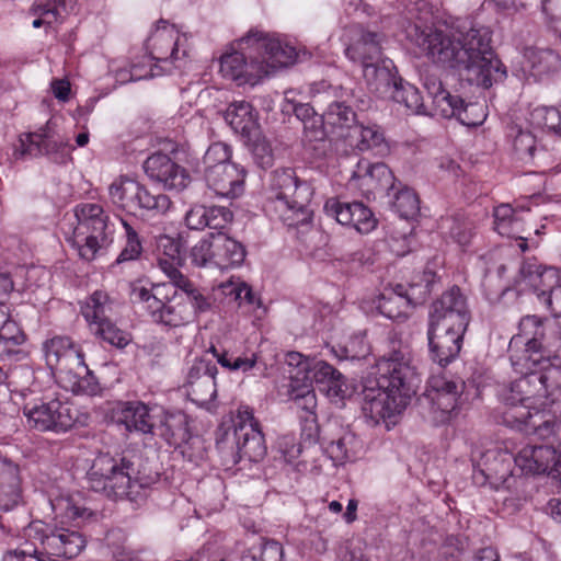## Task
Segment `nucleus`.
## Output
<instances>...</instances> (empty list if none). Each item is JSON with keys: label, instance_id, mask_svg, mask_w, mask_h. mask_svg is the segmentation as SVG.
I'll use <instances>...</instances> for the list:
<instances>
[{"label": "nucleus", "instance_id": "obj_13", "mask_svg": "<svg viewBox=\"0 0 561 561\" xmlns=\"http://www.w3.org/2000/svg\"><path fill=\"white\" fill-rule=\"evenodd\" d=\"M233 434L237 448V461L257 462L266 455L264 437L254 421L252 410L239 407L233 417Z\"/></svg>", "mask_w": 561, "mask_h": 561}, {"label": "nucleus", "instance_id": "obj_56", "mask_svg": "<svg viewBox=\"0 0 561 561\" xmlns=\"http://www.w3.org/2000/svg\"><path fill=\"white\" fill-rule=\"evenodd\" d=\"M221 289L225 296L230 297L240 306L244 304L253 305L256 301L250 286L240 279H230L224 283Z\"/></svg>", "mask_w": 561, "mask_h": 561}, {"label": "nucleus", "instance_id": "obj_29", "mask_svg": "<svg viewBox=\"0 0 561 561\" xmlns=\"http://www.w3.org/2000/svg\"><path fill=\"white\" fill-rule=\"evenodd\" d=\"M232 219V214L225 207L193 206L185 215V224L192 230L206 227L221 229Z\"/></svg>", "mask_w": 561, "mask_h": 561}, {"label": "nucleus", "instance_id": "obj_14", "mask_svg": "<svg viewBox=\"0 0 561 561\" xmlns=\"http://www.w3.org/2000/svg\"><path fill=\"white\" fill-rule=\"evenodd\" d=\"M217 367L206 359H196L188 369L183 391L196 405L209 408L216 398Z\"/></svg>", "mask_w": 561, "mask_h": 561}, {"label": "nucleus", "instance_id": "obj_1", "mask_svg": "<svg viewBox=\"0 0 561 561\" xmlns=\"http://www.w3.org/2000/svg\"><path fill=\"white\" fill-rule=\"evenodd\" d=\"M518 330L510 342V358L515 371L523 377L500 391V399L508 407L504 420L510 426L549 444L527 445L514 457L508 453L499 454L502 468L490 470L505 479L514 460L525 473H547L557 478L561 476V422L542 410L561 401V360L545 358L541 354L545 328L539 318H523Z\"/></svg>", "mask_w": 561, "mask_h": 561}, {"label": "nucleus", "instance_id": "obj_50", "mask_svg": "<svg viewBox=\"0 0 561 561\" xmlns=\"http://www.w3.org/2000/svg\"><path fill=\"white\" fill-rule=\"evenodd\" d=\"M167 288L165 284H159L153 286L154 294L151 293V288L144 285L141 282H135L130 286V297L135 302L144 304V308L152 316L157 308L161 307V295L160 290Z\"/></svg>", "mask_w": 561, "mask_h": 561}, {"label": "nucleus", "instance_id": "obj_53", "mask_svg": "<svg viewBox=\"0 0 561 561\" xmlns=\"http://www.w3.org/2000/svg\"><path fill=\"white\" fill-rule=\"evenodd\" d=\"M393 208L402 218H414L420 211L419 197L413 190L404 187L396 194Z\"/></svg>", "mask_w": 561, "mask_h": 561}, {"label": "nucleus", "instance_id": "obj_24", "mask_svg": "<svg viewBox=\"0 0 561 561\" xmlns=\"http://www.w3.org/2000/svg\"><path fill=\"white\" fill-rule=\"evenodd\" d=\"M245 248L238 240L224 232L214 233V268L228 271L242 265Z\"/></svg>", "mask_w": 561, "mask_h": 561}, {"label": "nucleus", "instance_id": "obj_43", "mask_svg": "<svg viewBox=\"0 0 561 561\" xmlns=\"http://www.w3.org/2000/svg\"><path fill=\"white\" fill-rule=\"evenodd\" d=\"M174 287L180 289L185 297H182L187 306L194 312V317L197 313L206 312L211 307V300L201 289L196 288L194 284L187 279L184 275L171 282Z\"/></svg>", "mask_w": 561, "mask_h": 561}, {"label": "nucleus", "instance_id": "obj_58", "mask_svg": "<svg viewBox=\"0 0 561 561\" xmlns=\"http://www.w3.org/2000/svg\"><path fill=\"white\" fill-rule=\"evenodd\" d=\"M514 149L520 159L531 158L536 150V138L527 130H520L514 138Z\"/></svg>", "mask_w": 561, "mask_h": 561}, {"label": "nucleus", "instance_id": "obj_25", "mask_svg": "<svg viewBox=\"0 0 561 561\" xmlns=\"http://www.w3.org/2000/svg\"><path fill=\"white\" fill-rule=\"evenodd\" d=\"M181 249L180 238L162 234L157 239V264L170 282L183 276L179 270L184 263Z\"/></svg>", "mask_w": 561, "mask_h": 561}, {"label": "nucleus", "instance_id": "obj_21", "mask_svg": "<svg viewBox=\"0 0 561 561\" xmlns=\"http://www.w3.org/2000/svg\"><path fill=\"white\" fill-rule=\"evenodd\" d=\"M537 297L551 310L554 317H561V273L552 266L537 267L525 277Z\"/></svg>", "mask_w": 561, "mask_h": 561}, {"label": "nucleus", "instance_id": "obj_54", "mask_svg": "<svg viewBox=\"0 0 561 561\" xmlns=\"http://www.w3.org/2000/svg\"><path fill=\"white\" fill-rule=\"evenodd\" d=\"M488 117L486 106L481 102H462L455 118L465 126L476 127L481 125Z\"/></svg>", "mask_w": 561, "mask_h": 561}, {"label": "nucleus", "instance_id": "obj_23", "mask_svg": "<svg viewBox=\"0 0 561 561\" xmlns=\"http://www.w3.org/2000/svg\"><path fill=\"white\" fill-rule=\"evenodd\" d=\"M111 419L127 431L150 433L154 423L149 408L139 401L115 402L111 405Z\"/></svg>", "mask_w": 561, "mask_h": 561}, {"label": "nucleus", "instance_id": "obj_45", "mask_svg": "<svg viewBox=\"0 0 561 561\" xmlns=\"http://www.w3.org/2000/svg\"><path fill=\"white\" fill-rule=\"evenodd\" d=\"M331 352L339 359H360L369 354V345L366 342L365 333H357L351 336L345 343L334 342L332 337Z\"/></svg>", "mask_w": 561, "mask_h": 561}, {"label": "nucleus", "instance_id": "obj_37", "mask_svg": "<svg viewBox=\"0 0 561 561\" xmlns=\"http://www.w3.org/2000/svg\"><path fill=\"white\" fill-rule=\"evenodd\" d=\"M24 334L10 317L9 307L0 304V359L11 354L12 347L24 342Z\"/></svg>", "mask_w": 561, "mask_h": 561}, {"label": "nucleus", "instance_id": "obj_5", "mask_svg": "<svg viewBox=\"0 0 561 561\" xmlns=\"http://www.w3.org/2000/svg\"><path fill=\"white\" fill-rule=\"evenodd\" d=\"M46 364L55 371L61 388L75 394L93 396L94 376L84 363L82 351L67 336H55L44 344Z\"/></svg>", "mask_w": 561, "mask_h": 561}, {"label": "nucleus", "instance_id": "obj_6", "mask_svg": "<svg viewBox=\"0 0 561 561\" xmlns=\"http://www.w3.org/2000/svg\"><path fill=\"white\" fill-rule=\"evenodd\" d=\"M312 195V187L299 181L291 169L276 170L271 175L266 207L286 225L294 226L300 221L299 216L305 217Z\"/></svg>", "mask_w": 561, "mask_h": 561}, {"label": "nucleus", "instance_id": "obj_31", "mask_svg": "<svg viewBox=\"0 0 561 561\" xmlns=\"http://www.w3.org/2000/svg\"><path fill=\"white\" fill-rule=\"evenodd\" d=\"M151 318L157 323L180 327L191 322L194 319V312L182 296L174 293L172 299H169L168 302L161 300V307L153 311Z\"/></svg>", "mask_w": 561, "mask_h": 561}, {"label": "nucleus", "instance_id": "obj_51", "mask_svg": "<svg viewBox=\"0 0 561 561\" xmlns=\"http://www.w3.org/2000/svg\"><path fill=\"white\" fill-rule=\"evenodd\" d=\"M214 232L203 237L188 252L192 265L196 267L214 268Z\"/></svg>", "mask_w": 561, "mask_h": 561}, {"label": "nucleus", "instance_id": "obj_64", "mask_svg": "<svg viewBox=\"0 0 561 561\" xmlns=\"http://www.w3.org/2000/svg\"><path fill=\"white\" fill-rule=\"evenodd\" d=\"M131 341L128 332H125L115 327L107 325V343L116 346L117 348H124Z\"/></svg>", "mask_w": 561, "mask_h": 561}, {"label": "nucleus", "instance_id": "obj_20", "mask_svg": "<svg viewBox=\"0 0 561 561\" xmlns=\"http://www.w3.org/2000/svg\"><path fill=\"white\" fill-rule=\"evenodd\" d=\"M248 49V55L237 50L226 51L220 58V72L239 85L254 87L263 82L261 75L264 71L259 68L255 53L252 51V48Z\"/></svg>", "mask_w": 561, "mask_h": 561}, {"label": "nucleus", "instance_id": "obj_47", "mask_svg": "<svg viewBox=\"0 0 561 561\" xmlns=\"http://www.w3.org/2000/svg\"><path fill=\"white\" fill-rule=\"evenodd\" d=\"M324 119L334 128L341 129V135L347 133L355 124L354 111L343 102H334L324 113Z\"/></svg>", "mask_w": 561, "mask_h": 561}, {"label": "nucleus", "instance_id": "obj_9", "mask_svg": "<svg viewBox=\"0 0 561 561\" xmlns=\"http://www.w3.org/2000/svg\"><path fill=\"white\" fill-rule=\"evenodd\" d=\"M23 415L26 426L38 432H67L78 420V411L73 404L58 398L26 402Z\"/></svg>", "mask_w": 561, "mask_h": 561}, {"label": "nucleus", "instance_id": "obj_41", "mask_svg": "<svg viewBox=\"0 0 561 561\" xmlns=\"http://www.w3.org/2000/svg\"><path fill=\"white\" fill-rule=\"evenodd\" d=\"M351 147L360 151L378 147L383 141V135L377 126L355 124L347 133L342 134Z\"/></svg>", "mask_w": 561, "mask_h": 561}, {"label": "nucleus", "instance_id": "obj_61", "mask_svg": "<svg viewBox=\"0 0 561 561\" xmlns=\"http://www.w3.org/2000/svg\"><path fill=\"white\" fill-rule=\"evenodd\" d=\"M284 551L282 545L271 540L262 545L259 561H282Z\"/></svg>", "mask_w": 561, "mask_h": 561}, {"label": "nucleus", "instance_id": "obj_63", "mask_svg": "<svg viewBox=\"0 0 561 561\" xmlns=\"http://www.w3.org/2000/svg\"><path fill=\"white\" fill-rule=\"evenodd\" d=\"M294 90L285 91V101L288 104H291V108L295 112L296 116L300 118L304 123L312 116H316L313 110L307 104H296L294 101Z\"/></svg>", "mask_w": 561, "mask_h": 561}, {"label": "nucleus", "instance_id": "obj_3", "mask_svg": "<svg viewBox=\"0 0 561 561\" xmlns=\"http://www.w3.org/2000/svg\"><path fill=\"white\" fill-rule=\"evenodd\" d=\"M376 387L364 389L363 412L376 423L396 422L414 393L415 378L413 357L408 347L392 350L377 362Z\"/></svg>", "mask_w": 561, "mask_h": 561}, {"label": "nucleus", "instance_id": "obj_44", "mask_svg": "<svg viewBox=\"0 0 561 561\" xmlns=\"http://www.w3.org/2000/svg\"><path fill=\"white\" fill-rule=\"evenodd\" d=\"M440 229L461 249L469 247L474 237L472 222L463 218H446L442 221Z\"/></svg>", "mask_w": 561, "mask_h": 561}, {"label": "nucleus", "instance_id": "obj_49", "mask_svg": "<svg viewBox=\"0 0 561 561\" xmlns=\"http://www.w3.org/2000/svg\"><path fill=\"white\" fill-rule=\"evenodd\" d=\"M130 470L131 463L125 459L111 468V473L107 474V486L111 488L115 496L121 497L128 493L131 484Z\"/></svg>", "mask_w": 561, "mask_h": 561}, {"label": "nucleus", "instance_id": "obj_2", "mask_svg": "<svg viewBox=\"0 0 561 561\" xmlns=\"http://www.w3.org/2000/svg\"><path fill=\"white\" fill-rule=\"evenodd\" d=\"M433 62L455 68L462 81L488 89L503 81L506 68L495 55L490 37H416Z\"/></svg>", "mask_w": 561, "mask_h": 561}, {"label": "nucleus", "instance_id": "obj_52", "mask_svg": "<svg viewBox=\"0 0 561 561\" xmlns=\"http://www.w3.org/2000/svg\"><path fill=\"white\" fill-rule=\"evenodd\" d=\"M209 352L216 357L218 364L221 367L227 368L231 371H242L248 373L252 368L255 367L257 363V356L255 353H251L250 355L233 357L227 352H218L215 346L209 348Z\"/></svg>", "mask_w": 561, "mask_h": 561}, {"label": "nucleus", "instance_id": "obj_60", "mask_svg": "<svg viewBox=\"0 0 561 561\" xmlns=\"http://www.w3.org/2000/svg\"><path fill=\"white\" fill-rule=\"evenodd\" d=\"M77 238L78 234L75 232V237L69 239L72 247L77 248L80 257L87 261H92L95 257L98 251L101 249L99 240L93 236H89L84 239V243L80 244Z\"/></svg>", "mask_w": 561, "mask_h": 561}, {"label": "nucleus", "instance_id": "obj_59", "mask_svg": "<svg viewBox=\"0 0 561 561\" xmlns=\"http://www.w3.org/2000/svg\"><path fill=\"white\" fill-rule=\"evenodd\" d=\"M322 392L333 402H341L351 394L350 387L341 373L337 374V377L333 378L332 383L330 382L324 387Z\"/></svg>", "mask_w": 561, "mask_h": 561}, {"label": "nucleus", "instance_id": "obj_55", "mask_svg": "<svg viewBox=\"0 0 561 561\" xmlns=\"http://www.w3.org/2000/svg\"><path fill=\"white\" fill-rule=\"evenodd\" d=\"M102 214V206L90 203L78 205L75 210L76 218L80 226H85L91 221L93 229L100 230L101 233L105 230V220L101 217Z\"/></svg>", "mask_w": 561, "mask_h": 561}, {"label": "nucleus", "instance_id": "obj_62", "mask_svg": "<svg viewBox=\"0 0 561 561\" xmlns=\"http://www.w3.org/2000/svg\"><path fill=\"white\" fill-rule=\"evenodd\" d=\"M305 136L309 141L323 139L322 118L312 116L304 123Z\"/></svg>", "mask_w": 561, "mask_h": 561}, {"label": "nucleus", "instance_id": "obj_46", "mask_svg": "<svg viewBox=\"0 0 561 561\" xmlns=\"http://www.w3.org/2000/svg\"><path fill=\"white\" fill-rule=\"evenodd\" d=\"M530 124L547 133L560 135L561 108L552 106H537L530 113Z\"/></svg>", "mask_w": 561, "mask_h": 561}, {"label": "nucleus", "instance_id": "obj_36", "mask_svg": "<svg viewBox=\"0 0 561 561\" xmlns=\"http://www.w3.org/2000/svg\"><path fill=\"white\" fill-rule=\"evenodd\" d=\"M83 316L91 333L104 339L105 293L95 290L81 306Z\"/></svg>", "mask_w": 561, "mask_h": 561}, {"label": "nucleus", "instance_id": "obj_15", "mask_svg": "<svg viewBox=\"0 0 561 561\" xmlns=\"http://www.w3.org/2000/svg\"><path fill=\"white\" fill-rule=\"evenodd\" d=\"M285 363L288 366L289 379L317 383L321 391L340 373L333 366L322 359L309 358L298 352H288L285 355Z\"/></svg>", "mask_w": 561, "mask_h": 561}, {"label": "nucleus", "instance_id": "obj_40", "mask_svg": "<svg viewBox=\"0 0 561 561\" xmlns=\"http://www.w3.org/2000/svg\"><path fill=\"white\" fill-rule=\"evenodd\" d=\"M494 228L499 234L507 238H522V217L510 204H501L494 209Z\"/></svg>", "mask_w": 561, "mask_h": 561}, {"label": "nucleus", "instance_id": "obj_12", "mask_svg": "<svg viewBox=\"0 0 561 561\" xmlns=\"http://www.w3.org/2000/svg\"><path fill=\"white\" fill-rule=\"evenodd\" d=\"M22 154L31 157L46 156L51 161L64 164L71 159L70 153L73 147L68 139L58 135L50 125V122L36 131L20 136Z\"/></svg>", "mask_w": 561, "mask_h": 561}, {"label": "nucleus", "instance_id": "obj_27", "mask_svg": "<svg viewBox=\"0 0 561 561\" xmlns=\"http://www.w3.org/2000/svg\"><path fill=\"white\" fill-rule=\"evenodd\" d=\"M77 0H36L33 10L37 15L32 25L37 28L45 26V32H57L56 24L60 23L70 10L73 9Z\"/></svg>", "mask_w": 561, "mask_h": 561}, {"label": "nucleus", "instance_id": "obj_57", "mask_svg": "<svg viewBox=\"0 0 561 561\" xmlns=\"http://www.w3.org/2000/svg\"><path fill=\"white\" fill-rule=\"evenodd\" d=\"M252 152L257 163L265 168L272 164L273 153L270 142L265 139V137L261 136L259 130L255 133V136H252Z\"/></svg>", "mask_w": 561, "mask_h": 561}, {"label": "nucleus", "instance_id": "obj_11", "mask_svg": "<svg viewBox=\"0 0 561 561\" xmlns=\"http://www.w3.org/2000/svg\"><path fill=\"white\" fill-rule=\"evenodd\" d=\"M239 47L252 48L255 53L259 68L264 71L261 75L263 81L294 66L299 56L297 48L284 37H242Z\"/></svg>", "mask_w": 561, "mask_h": 561}, {"label": "nucleus", "instance_id": "obj_38", "mask_svg": "<svg viewBox=\"0 0 561 561\" xmlns=\"http://www.w3.org/2000/svg\"><path fill=\"white\" fill-rule=\"evenodd\" d=\"M289 399L296 409L302 411L306 420L316 422L317 396L310 382L289 379Z\"/></svg>", "mask_w": 561, "mask_h": 561}, {"label": "nucleus", "instance_id": "obj_39", "mask_svg": "<svg viewBox=\"0 0 561 561\" xmlns=\"http://www.w3.org/2000/svg\"><path fill=\"white\" fill-rule=\"evenodd\" d=\"M230 159V146L220 141L211 144L204 156L205 179H209L215 185H219L216 178V171L221 170L227 165H232L233 163Z\"/></svg>", "mask_w": 561, "mask_h": 561}, {"label": "nucleus", "instance_id": "obj_30", "mask_svg": "<svg viewBox=\"0 0 561 561\" xmlns=\"http://www.w3.org/2000/svg\"><path fill=\"white\" fill-rule=\"evenodd\" d=\"M425 88L432 98V115L442 118H455L463 100L447 91L440 81L428 78Z\"/></svg>", "mask_w": 561, "mask_h": 561}, {"label": "nucleus", "instance_id": "obj_35", "mask_svg": "<svg viewBox=\"0 0 561 561\" xmlns=\"http://www.w3.org/2000/svg\"><path fill=\"white\" fill-rule=\"evenodd\" d=\"M22 501L21 480L18 466H5L0 478V511L8 512Z\"/></svg>", "mask_w": 561, "mask_h": 561}, {"label": "nucleus", "instance_id": "obj_33", "mask_svg": "<svg viewBox=\"0 0 561 561\" xmlns=\"http://www.w3.org/2000/svg\"><path fill=\"white\" fill-rule=\"evenodd\" d=\"M360 449V442L348 430H341L337 437L332 438L325 446V453L336 466L355 460Z\"/></svg>", "mask_w": 561, "mask_h": 561}, {"label": "nucleus", "instance_id": "obj_16", "mask_svg": "<svg viewBox=\"0 0 561 561\" xmlns=\"http://www.w3.org/2000/svg\"><path fill=\"white\" fill-rule=\"evenodd\" d=\"M347 186L369 199L378 192L392 187L393 175L385 163H370L362 159L357 162Z\"/></svg>", "mask_w": 561, "mask_h": 561}, {"label": "nucleus", "instance_id": "obj_34", "mask_svg": "<svg viewBox=\"0 0 561 561\" xmlns=\"http://www.w3.org/2000/svg\"><path fill=\"white\" fill-rule=\"evenodd\" d=\"M385 85L392 89V99L403 104L409 111L415 114L423 113V102L420 91L412 84L404 82L402 79H396L391 73L389 81L379 79L375 83L376 90Z\"/></svg>", "mask_w": 561, "mask_h": 561}, {"label": "nucleus", "instance_id": "obj_18", "mask_svg": "<svg viewBox=\"0 0 561 561\" xmlns=\"http://www.w3.org/2000/svg\"><path fill=\"white\" fill-rule=\"evenodd\" d=\"M323 210L328 217L342 226L354 228L359 233H369L377 226L373 211L359 202L345 203L336 197H330L325 201Z\"/></svg>", "mask_w": 561, "mask_h": 561}, {"label": "nucleus", "instance_id": "obj_48", "mask_svg": "<svg viewBox=\"0 0 561 561\" xmlns=\"http://www.w3.org/2000/svg\"><path fill=\"white\" fill-rule=\"evenodd\" d=\"M119 224L124 230L125 245L116 259L117 264L135 261L142 253L141 240L135 228L123 218L119 219Z\"/></svg>", "mask_w": 561, "mask_h": 561}, {"label": "nucleus", "instance_id": "obj_22", "mask_svg": "<svg viewBox=\"0 0 561 561\" xmlns=\"http://www.w3.org/2000/svg\"><path fill=\"white\" fill-rule=\"evenodd\" d=\"M411 301L410 294L403 291L401 285L396 288L386 287L377 296L363 301V309L366 312L378 313L391 320H399L405 317V309Z\"/></svg>", "mask_w": 561, "mask_h": 561}, {"label": "nucleus", "instance_id": "obj_4", "mask_svg": "<svg viewBox=\"0 0 561 561\" xmlns=\"http://www.w3.org/2000/svg\"><path fill=\"white\" fill-rule=\"evenodd\" d=\"M469 321L467 300L459 288H451L433 302L427 337L432 358L440 366L447 365L460 352Z\"/></svg>", "mask_w": 561, "mask_h": 561}, {"label": "nucleus", "instance_id": "obj_17", "mask_svg": "<svg viewBox=\"0 0 561 561\" xmlns=\"http://www.w3.org/2000/svg\"><path fill=\"white\" fill-rule=\"evenodd\" d=\"M346 56L354 62H359L363 67L364 77L369 84H375L379 79L387 82L390 77V61L382 60L383 66L379 67L381 51L375 37H356L345 49Z\"/></svg>", "mask_w": 561, "mask_h": 561}, {"label": "nucleus", "instance_id": "obj_28", "mask_svg": "<svg viewBox=\"0 0 561 561\" xmlns=\"http://www.w3.org/2000/svg\"><path fill=\"white\" fill-rule=\"evenodd\" d=\"M224 118L236 134L251 139L259 130L257 113L245 101H234L225 111Z\"/></svg>", "mask_w": 561, "mask_h": 561}, {"label": "nucleus", "instance_id": "obj_7", "mask_svg": "<svg viewBox=\"0 0 561 561\" xmlns=\"http://www.w3.org/2000/svg\"><path fill=\"white\" fill-rule=\"evenodd\" d=\"M150 54H145L135 61L130 70L112 69L119 83L138 81L163 76L171 71V66L190 57L191 45L187 37H156Z\"/></svg>", "mask_w": 561, "mask_h": 561}, {"label": "nucleus", "instance_id": "obj_8", "mask_svg": "<svg viewBox=\"0 0 561 561\" xmlns=\"http://www.w3.org/2000/svg\"><path fill=\"white\" fill-rule=\"evenodd\" d=\"M463 389L465 382L458 378L433 375L420 399L423 417L434 425L449 422L457 414Z\"/></svg>", "mask_w": 561, "mask_h": 561}, {"label": "nucleus", "instance_id": "obj_26", "mask_svg": "<svg viewBox=\"0 0 561 561\" xmlns=\"http://www.w3.org/2000/svg\"><path fill=\"white\" fill-rule=\"evenodd\" d=\"M49 502L54 518L60 525L72 523L79 525L93 516V512L81 503L79 496L61 493Z\"/></svg>", "mask_w": 561, "mask_h": 561}, {"label": "nucleus", "instance_id": "obj_10", "mask_svg": "<svg viewBox=\"0 0 561 561\" xmlns=\"http://www.w3.org/2000/svg\"><path fill=\"white\" fill-rule=\"evenodd\" d=\"M108 196L116 207L128 213L142 209L153 215H165L172 207L163 193L152 194L144 185L128 176H119L108 187Z\"/></svg>", "mask_w": 561, "mask_h": 561}, {"label": "nucleus", "instance_id": "obj_19", "mask_svg": "<svg viewBox=\"0 0 561 561\" xmlns=\"http://www.w3.org/2000/svg\"><path fill=\"white\" fill-rule=\"evenodd\" d=\"M144 169L148 178L168 191L181 192L191 183L185 168L176 163L170 156L157 152L147 158Z\"/></svg>", "mask_w": 561, "mask_h": 561}, {"label": "nucleus", "instance_id": "obj_42", "mask_svg": "<svg viewBox=\"0 0 561 561\" xmlns=\"http://www.w3.org/2000/svg\"><path fill=\"white\" fill-rule=\"evenodd\" d=\"M525 58L534 75L538 77L552 73L561 67L560 57L550 49L528 48Z\"/></svg>", "mask_w": 561, "mask_h": 561}, {"label": "nucleus", "instance_id": "obj_32", "mask_svg": "<svg viewBox=\"0 0 561 561\" xmlns=\"http://www.w3.org/2000/svg\"><path fill=\"white\" fill-rule=\"evenodd\" d=\"M219 185H215L209 179H205L208 187L221 197L236 198L243 192L245 171L237 164L227 165L216 171Z\"/></svg>", "mask_w": 561, "mask_h": 561}]
</instances>
